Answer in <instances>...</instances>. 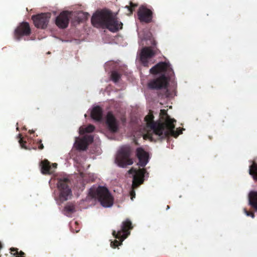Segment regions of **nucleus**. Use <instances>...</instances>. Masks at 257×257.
<instances>
[{
    "instance_id": "f257e3e1",
    "label": "nucleus",
    "mask_w": 257,
    "mask_h": 257,
    "mask_svg": "<svg viewBox=\"0 0 257 257\" xmlns=\"http://www.w3.org/2000/svg\"><path fill=\"white\" fill-rule=\"evenodd\" d=\"M154 118L153 113H149L145 118L147 133L143 135L144 139L152 138L153 133L162 138L169 135L177 137L182 133V130L179 128L174 131L175 120L171 118L168 113H159V118L156 120Z\"/></svg>"
},
{
    "instance_id": "f03ea898",
    "label": "nucleus",
    "mask_w": 257,
    "mask_h": 257,
    "mask_svg": "<svg viewBox=\"0 0 257 257\" xmlns=\"http://www.w3.org/2000/svg\"><path fill=\"white\" fill-rule=\"evenodd\" d=\"M152 74L164 73L158 77L150 80L148 83V87L151 90H164L163 96L169 97L170 92L168 90L169 82L174 76V72L169 62H161L153 66L150 70Z\"/></svg>"
},
{
    "instance_id": "7ed1b4c3",
    "label": "nucleus",
    "mask_w": 257,
    "mask_h": 257,
    "mask_svg": "<svg viewBox=\"0 0 257 257\" xmlns=\"http://www.w3.org/2000/svg\"><path fill=\"white\" fill-rule=\"evenodd\" d=\"M92 25L97 28H106L115 32L122 28V23L119 21L111 11L102 10L96 12L91 18Z\"/></svg>"
},
{
    "instance_id": "20e7f679",
    "label": "nucleus",
    "mask_w": 257,
    "mask_h": 257,
    "mask_svg": "<svg viewBox=\"0 0 257 257\" xmlns=\"http://www.w3.org/2000/svg\"><path fill=\"white\" fill-rule=\"evenodd\" d=\"M89 194L93 198L97 199L101 205L104 207H110L113 204V198L108 190L105 187H92L90 189Z\"/></svg>"
},
{
    "instance_id": "39448f33",
    "label": "nucleus",
    "mask_w": 257,
    "mask_h": 257,
    "mask_svg": "<svg viewBox=\"0 0 257 257\" xmlns=\"http://www.w3.org/2000/svg\"><path fill=\"white\" fill-rule=\"evenodd\" d=\"M131 153V148L128 146L121 147L118 151L115 162L120 167L124 168L133 164V161L130 158Z\"/></svg>"
},
{
    "instance_id": "423d86ee",
    "label": "nucleus",
    "mask_w": 257,
    "mask_h": 257,
    "mask_svg": "<svg viewBox=\"0 0 257 257\" xmlns=\"http://www.w3.org/2000/svg\"><path fill=\"white\" fill-rule=\"evenodd\" d=\"M91 118L95 121L101 122L105 118L106 123L109 130L112 132L118 130L117 122L112 113H90Z\"/></svg>"
},
{
    "instance_id": "0eeeda50",
    "label": "nucleus",
    "mask_w": 257,
    "mask_h": 257,
    "mask_svg": "<svg viewBox=\"0 0 257 257\" xmlns=\"http://www.w3.org/2000/svg\"><path fill=\"white\" fill-rule=\"evenodd\" d=\"M68 181L67 178L60 179L58 181L57 184L59 191L58 199L61 202L67 200L72 195L71 189L67 185Z\"/></svg>"
},
{
    "instance_id": "6e6552de",
    "label": "nucleus",
    "mask_w": 257,
    "mask_h": 257,
    "mask_svg": "<svg viewBox=\"0 0 257 257\" xmlns=\"http://www.w3.org/2000/svg\"><path fill=\"white\" fill-rule=\"evenodd\" d=\"M51 16L50 13H41L33 16L32 19L36 27L44 29L47 27Z\"/></svg>"
},
{
    "instance_id": "1a4fd4ad",
    "label": "nucleus",
    "mask_w": 257,
    "mask_h": 257,
    "mask_svg": "<svg viewBox=\"0 0 257 257\" xmlns=\"http://www.w3.org/2000/svg\"><path fill=\"white\" fill-rule=\"evenodd\" d=\"M128 174L133 175V188H137L144 181V174L145 170L144 169L137 170L134 168H131L128 171Z\"/></svg>"
},
{
    "instance_id": "9d476101",
    "label": "nucleus",
    "mask_w": 257,
    "mask_h": 257,
    "mask_svg": "<svg viewBox=\"0 0 257 257\" xmlns=\"http://www.w3.org/2000/svg\"><path fill=\"white\" fill-rule=\"evenodd\" d=\"M132 222L130 220H126L122 222L120 230L117 232L114 231L113 235L116 238L120 239L122 241L130 234L129 230L132 229Z\"/></svg>"
},
{
    "instance_id": "9b49d317",
    "label": "nucleus",
    "mask_w": 257,
    "mask_h": 257,
    "mask_svg": "<svg viewBox=\"0 0 257 257\" xmlns=\"http://www.w3.org/2000/svg\"><path fill=\"white\" fill-rule=\"evenodd\" d=\"M31 33V30L29 23L27 22H22L15 29L14 36L15 39L19 41L23 36H29Z\"/></svg>"
},
{
    "instance_id": "f8f14e48",
    "label": "nucleus",
    "mask_w": 257,
    "mask_h": 257,
    "mask_svg": "<svg viewBox=\"0 0 257 257\" xmlns=\"http://www.w3.org/2000/svg\"><path fill=\"white\" fill-rule=\"evenodd\" d=\"M138 16L141 22L150 23L152 21L153 12L146 7L142 6L138 11Z\"/></svg>"
},
{
    "instance_id": "ddd939ff",
    "label": "nucleus",
    "mask_w": 257,
    "mask_h": 257,
    "mask_svg": "<svg viewBox=\"0 0 257 257\" xmlns=\"http://www.w3.org/2000/svg\"><path fill=\"white\" fill-rule=\"evenodd\" d=\"M71 12L63 11L56 18V25L60 28L64 29L68 27Z\"/></svg>"
},
{
    "instance_id": "4468645a",
    "label": "nucleus",
    "mask_w": 257,
    "mask_h": 257,
    "mask_svg": "<svg viewBox=\"0 0 257 257\" xmlns=\"http://www.w3.org/2000/svg\"><path fill=\"white\" fill-rule=\"evenodd\" d=\"M156 54L155 51L151 47L143 48L140 54V60L143 64L146 66L148 64V59L153 57Z\"/></svg>"
},
{
    "instance_id": "2eb2a0df",
    "label": "nucleus",
    "mask_w": 257,
    "mask_h": 257,
    "mask_svg": "<svg viewBox=\"0 0 257 257\" xmlns=\"http://www.w3.org/2000/svg\"><path fill=\"white\" fill-rule=\"evenodd\" d=\"M93 140V138L91 136H85L82 138H77L75 141L76 148L79 150H85L88 145L92 142Z\"/></svg>"
},
{
    "instance_id": "dca6fc26",
    "label": "nucleus",
    "mask_w": 257,
    "mask_h": 257,
    "mask_svg": "<svg viewBox=\"0 0 257 257\" xmlns=\"http://www.w3.org/2000/svg\"><path fill=\"white\" fill-rule=\"evenodd\" d=\"M136 154L139 160L138 165L142 167L146 166L148 162L149 159L148 153L142 148H139L136 150Z\"/></svg>"
},
{
    "instance_id": "f3484780",
    "label": "nucleus",
    "mask_w": 257,
    "mask_h": 257,
    "mask_svg": "<svg viewBox=\"0 0 257 257\" xmlns=\"http://www.w3.org/2000/svg\"><path fill=\"white\" fill-rule=\"evenodd\" d=\"M248 198L249 205L257 210V191H250L248 193Z\"/></svg>"
},
{
    "instance_id": "a211bd4d",
    "label": "nucleus",
    "mask_w": 257,
    "mask_h": 257,
    "mask_svg": "<svg viewBox=\"0 0 257 257\" xmlns=\"http://www.w3.org/2000/svg\"><path fill=\"white\" fill-rule=\"evenodd\" d=\"M41 172L44 174H49L51 173L52 167L50 165L49 162L47 160H44L41 163Z\"/></svg>"
},
{
    "instance_id": "6ab92c4d",
    "label": "nucleus",
    "mask_w": 257,
    "mask_h": 257,
    "mask_svg": "<svg viewBox=\"0 0 257 257\" xmlns=\"http://www.w3.org/2000/svg\"><path fill=\"white\" fill-rule=\"evenodd\" d=\"M249 173L251 175L253 179L257 181V164H252L249 168Z\"/></svg>"
},
{
    "instance_id": "aec40b11",
    "label": "nucleus",
    "mask_w": 257,
    "mask_h": 257,
    "mask_svg": "<svg viewBox=\"0 0 257 257\" xmlns=\"http://www.w3.org/2000/svg\"><path fill=\"white\" fill-rule=\"evenodd\" d=\"M94 130V126L91 124L89 125L87 127H80L79 128V133L80 134H84L85 133H91Z\"/></svg>"
},
{
    "instance_id": "412c9836",
    "label": "nucleus",
    "mask_w": 257,
    "mask_h": 257,
    "mask_svg": "<svg viewBox=\"0 0 257 257\" xmlns=\"http://www.w3.org/2000/svg\"><path fill=\"white\" fill-rule=\"evenodd\" d=\"M110 77L113 82L117 83L121 78V74L116 71H113L111 72Z\"/></svg>"
},
{
    "instance_id": "4be33fe9",
    "label": "nucleus",
    "mask_w": 257,
    "mask_h": 257,
    "mask_svg": "<svg viewBox=\"0 0 257 257\" xmlns=\"http://www.w3.org/2000/svg\"><path fill=\"white\" fill-rule=\"evenodd\" d=\"M64 211L68 215L75 211V206L72 204H67L64 208Z\"/></svg>"
},
{
    "instance_id": "5701e85b",
    "label": "nucleus",
    "mask_w": 257,
    "mask_h": 257,
    "mask_svg": "<svg viewBox=\"0 0 257 257\" xmlns=\"http://www.w3.org/2000/svg\"><path fill=\"white\" fill-rule=\"evenodd\" d=\"M138 6L137 4H134L132 2H130V6H126L125 8L127 9V12L126 14L127 15H131L132 14L134 9Z\"/></svg>"
},
{
    "instance_id": "b1692460",
    "label": "nucleus",
    "mask_w": 257,
    "mask_h": 257,
    "mask_svg": "<svg viewBox=\"0 0 257 257\" xmlns=\"http://www.w3.org/2000/svg\"><path fill=\"white\" fill-rule=\"evenodd\" d=\"M89 14L86 12H80L78 14V18L79 22H82L87 20Z\"/></svg>"
},
{
    "instance_id": "393cba45",
    "label": "nucleus",
    "mask_w": 257,
    "mask_h": 257,
    "mask_svg": "<svg viewBox=\"0 0 257 257\" xmlns=\"http://www.w3.org/2000/svg\"><path fill=\"white\" fill-rule=\"evenodd\" d=\"M90 112H103V109L99 105H93Z\"/></svg>"
},
{
    "instance_id": "a878e982",
    "label": "nucleus",
    "mask_w": 257,
    "mask_h": 257,
    "mask_svg": "<svg viewBox=\"0 0 257 257\" xmlns=\"http://www.w3.org/2000/svg\"><path fill=\"white\" fill-rule=\"evenodd\" d=\"M244 213L246 214V215L248 216H250L251 218H253L254 217V214L253 212H250L246 210V209H243Z\"/></svg>"
},
{
    "instance_id": "bb28decb",
    "label": "nucleus",
    "mask_w": 257,
    "mask_h": 257,
    "mask_svg": "<svg viewBox=\"0 0 257 257\" xmlns=\"http://www.w3.org/2000/svg\"><path fill=\"white\" fill-rule=\"evenodd\" d=\"M119 243H118V241L115 240L114 242H111V246L112 247H115L116 246H117Z\"/></svg>"
},
{
    "instance_id": "cd10ccee",
    "label": "nucleus",
    "mask_w": 257,
    "mask_h": 257,
    "mask_svg": "<svg viewBox=\"0 0 257 257\" xmlns=\"http://www.w3.org/2000/svg\"><path fill=\"white\" fill-rule=\"evenodd\" d=\"M19 143L20 144L22 148H26V147L24 146V144L22 139L19 140Z\"/></svg>"
},
{
    "instance_id": "c85d7f7f",
    "label": "nucleus",
    "mask_w": 257,
    "mask_h": 257,
    "mask_svg": "<svg viewBox=\"0 0 257 257\" xmlns=\"http://www.w3.org/2000/svg\"><path fill=\"white\" fill-rule=\"evenodd\" d=\"M135 191L133 190L131 192V195L132 196V199H133V197L135 196Z\"/></svg>"
},
{
    "instance_id": "c756f323",
    "label": "nucleus",
    "mask_w": 257,
    "mask_h": 257,
    "mask_svg": "<svg viewBox=\"0 0 257 257\" xmlns=\"http://www.w3.org/2000/svg\"><path fill=\"white\" fill-rule=\"evenodd\" d=\"M57 164H56V163H54V164H52V165L51 166V167H52V168H54V169H55V168L57 167Z\"/></svg>"
},
{
    "instance_id": "7c9ffc66",
    "label": "nucleus",
    "mask_w": 257,
    "mask_h": 257,
    "mask_svg": "<svg viewBox=\"0 0 257 257\" xmlns=\"http://www.w3.org/2000/svg\"><path fill=\"white\" fill-rule=\"evenodd\" d=\"M160 112H161V113H163V112H167V110L164 109H161L160 110Z\"/></svg>"
},
{
    "instance_id": "2f4dec72",
    "label": "nucleus",
    "mask_w": 257,
    "mask_h": 257,
    "mask_svg": "<svg viewBox=\"0 0 257 257\" xmlns=\"http://www.w3.org/2000/svg\"><path fill=\"white\" fill-rule=\"evenodd\" d=\"M43 148H44V146H43V145L42 144V145H41L40 146V147H39V149H41V150H42V149H43Z\"/></svg>"
},
{
    "instance_id": "473e14b6",
    "label": "nucleus",
    "mask_w": 257,
    "mask_h": 257,
    "mask_svg": "<svg viewBox=\"0 0 257 257\" xmlns=\"http://www.w3.org/2000/svg\"><path fill=\"white\" fill-rule=\"evenodd\" d=\"M149 112L151 113V112H153V111H152L151 110H149Z\"/></svg>"
},
{
    "instance_id": "72a5a7b5",
    "label": "nucleus",
    "mask_w": 257,
    "mask_h": 257,
    "mask_svg": "<svg viewBox=\"0 0 257 257\" xmlns=\"http://www.w3.org/2000/svg\"><path fill=\"white\" fill-rule=\"evenodd\" d=\"M107 112L110 113V112H112V111H110V110H109V111H108Z\"/></svg>"
},
{
    "instance_id": "f704fd0d",
    "label": "nucleus",
    "mask_w": 257,
    "mask_h": 257,
    "mask_svg": "<svg viewBox=\"0 0 257 257\" xmlns=\"http://www.w3.org/2000/svg\"><path fill=\"white\" fill-rule=\"evenodd\" d=\"M169 208H170V207H169V206L168 205V206H167V209H169Z\"/></svg>"
},
{
    "instance_id": "c9c22d12",
    "label": "nucleus",
    "mask_w": 257,
    "mask_h": 257,
    "mask_svg": "<svg viewBox=\"0 0 257 257\" xmlns=\"http://www.w3.org/2000/svg\"><path fill=\"white\" fill-rule=\"evenodd\" d=\"M112 103H114V101H111V104Z\"/></svg>"
},
{
    "instance_id": "e433bc0d",
    "label": "nucleus",
    "mask_w": 257,
    "mask_h": 257,
    "mask_svg": "<svg viewBox=\"0 0 257 257\" xmlns=\"http://www.w3.org/2000/svg\"><path fill=\"white\" fill-rule=\"evenodd\" d=\"M87 116L86 114H85V117H86Z\"/></svg>"
}]
</instances>
